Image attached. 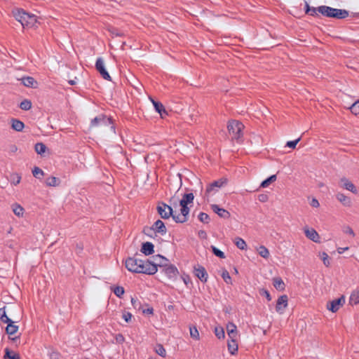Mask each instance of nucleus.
<instances>
[{"instance_id": "nucleus-34", "label": "nucleus", "mask_w": 359, "mask_h": 359, "mask_svg": "<svg viewBox=\"0 0 359 359\" xmlns=\"http://www.w3.org/2000/svg\"><path fill=\"white\" fill-rule=\"evenodd\" d=\"M47 149L46 146L43 143L39 142L34 145V151L41 156H43L46 154Z\"/></svg>"}, {"instance_id": "nucleus-52", "label": "nucleus", "mask_w": 359, "mask_h": 359, "mask_svg": "<svg viewBox=\"0 0 359 359\" xmlns=\"http://www.w3.org/2000/svg\"><path fill=\"white\" fill-rule=\"evenodd\" d=\"M311 205L313 208H318L320 207V203L317 199L313 198L311 201Z\"/></svg>"}, {"instance_id": "nucleus-46", "label": "nucleus", "mask_w": 359, "mask_h": 359, "mask_svg": "<svg viewBox=\"0 0 359 359\" xmlns=\"http://www.w3.org/2000/svg\"><path fill=\"white\" fill-rule=\"evenodd\" d=\"M352 114L359 116V100L355 102L349 108Z\"/></svg>"}, {"instance_id": "nucleus-58", "label": "nucleus", "mask_w": 359, "mask_h": 359, "mask_svg": "<svg viewBox=\"0 0 359 359\" xmlns=\"http://www.w3.org/2000/svg\"><path fill=\"white\" fill-rule=\"evenodd\" d=\"M137 302V299L135 297H131L130 299V303L133 306H135V303Z\"/></svg>"}, {"instance_id": "nucleus-38", "label": "nucleus", "mask_w": 359, "mask_h": 359, "mask_svg": "<svg viewBox=\"0 0 359 359\" xmlns=\"http://www.w3.org/2000/svg\"><path fill=\"white\" fill-rule=\"evenodd\" d=\"M257 253L263 258L268 259L270 255L269 250L265 246L261 245L257 248Z\"/></svg>"}, {"instance_id": "nucleus-32", "label": "nucleus", "mask_w": 359, "mask_h": 359, "mask_svg": "<svg viewBox=\"0 0 359 359\" xmlns=\"http://www.w3.org/2000/svg\"><path fill=\"white\" fill-rule=\"evenodd\" d=\"M332 8L326 6H321L317 8V11L323 15L324 16L331 18L332 14Z\"/></svg>"}, {"instance_id": "nucleus-13", "label": "nucleus", "mask_w": 359, "mask_h": 359, "mask_svg": "<svg viewBox=\"0 0 359 359\" xmlns=\"http://www.w3.org/2000/svg\"><path fill=\"white\" fill-rule=\"evenodd\" d=\"M95 68L104 79L107 81H111V77L107 71L104 60L102 58H98L97 60L95 62Z\"/></svg>"}, {"instance_id": "nucleus-50", "label": "nucleus", "mask_w": 359, "mask_h": 359, "mask_svg": "<svg viewBox=\"0 0 359 359\" xmlns=\"http://www.w3.org/2000/svg\"><path fill=\"white\" fill-rule=\"evenodd\" d=\"M198 219L203 223L208 224L210 221V217L208 214L201 212L198 215Z\"/></svg>"}, {"instance_id": "nucleus-37", "label": "nucleus", "mask_w": 359, "mask_h": 359, "mask_svg": "<svg viewBox=\"0 0 359 359\" xmlns=\"http://www.w3.org/2000/svg\"><path fill=\"white\" fill-rule=\"evenodd\" d=\"M235 245L241 250H245L247 249L246 242L241 238L237 237L233 241Z\"/></svg>"}, {"instance_id": "nucleus-16", "label": "nucleus", "mask_w": 359, "mask_h": 359, "mask_svg": "<svg viewBox=\"0 0 359 359\" xmlns=\"http://www.w3.org/2000/svg\"><path fill=\"white\" fill-rule=\"evenodd\" d=\"M12 212L18 218H23L25 215V209L19 203H14L11 206Z\"/></svg>"}, {"instance_id": "nucleus-53", "label": "nucleus", "mask_w": 359, "mask_h": 359, "mask_svg": "<svg viewBox=\"0 0 359 359\" xmlns=\"http://www.w3.org/2000/svg\"><path fill=\"white\" fill-rule=\"evenodd\" d=\"M262 294L267 299L268 301L271 300V294H269V292L267 290H263L262 291Z\"/></svg>"}, {"instance_id": "nucleus-21", "label": "nucleus", "mask_w": 359, "mask_h": 359, "mask_svg": "<svg viewBox=\"0 0 359 359\" xmlns=\"http://www.w3.org/2000/svg\"><path fill=\"white\" fill-rule=\"evenodd\" d=\"M332 11H333L331 18L344 19L348 18L349 15L348 11L344 9L332 8Z\"/></svg>"}, {"instance_id": "nucleus-19", "label": "nucleus", "mask_w": 359, "mask_h": 359, "mask_svg": "<svg viewBox=\"0 0 359 359\" xmlns=\"http://www.w3.org/2000/svg\"><path fill=\"white\" fill-rule=\"evenodd\" d=\"M140 252L144 255H150L154 252V245L150 242L143 243L141 245Z\"/></svg>"}, {"instance_id": "nucleus-20", "label": "nucleus", "mask_w": 359, "mask_h": 359, "mask_svg": "<svg viewBox=\"0 0 359 359\" xmlns=\"http://www.w3.org/2000/svg\"><path fill=\"white\" fill-rule=\"evenodd\" d=\"M22 84L28 88H36L39 86L38 81L31 76H27L22 79Z\"/></svg>"}, {"instance_id": "nucleus-4", "label": "nucleus", "mask_w": 359, "mask_h": 359, "mask_svg": "<svg viewBox=\"0 0 359 359\" xmlns=\"http://www.w3.org/2000/svg\"><path fill=\"white\" fill-rule=\"evenodd\" d=\"M194 198V196L193 194L184 195L183 198L180 201V214L173 216V220L176 223L183 224L187 221L189 213L188 205L193 203Z\"/></svg>"}, {"instance_id": "nucleus-48", "label": "nucleus", "mask_w": 359, "mask_h": 359, "mask_svg": "<svg viewBox=\"0 0 359 359\" xmlns=\"http://www.w3.org/2000/svg\"><path fill=\"white\" fill-rule=\"evenodd\" d=\"M22 180V177L18 173H14L12 175L11 184L14 186H18L20 184Z\"/></svg>"}, {"instance_id": "nucleus-62", "label": "nucleus", "mask_w": 359, "mask_h": 359, "mask_svg": "<svg viewBox=\"0 0 359 359\" xmlns=\"http://www.w3.org/2000/svg\"><path fill=\"white\" fill-rule=\"evenodd\" d=\"M69 83L71 85H74L75 84V82L74 81H69Z\"/></svg>"}, {"instance_id": "nucleus-17", "label": "nucleus", "mask_w": 359, "mask_h": 359, "mask_svg": "<svg viewBox=\"0 0 359 359\" xmlns=\"http://www.w3.org/2000/svg\"><path fill=\"white\" fill-rule=\"evenodd\" d=\"M194 273L201 281L205 283L208 280V273L203 266L196 267L194 269Z\"/></svg>"}, {"instance_id": "nucleus-5", "label": "nucleus", "mask_w": 359, "mask_h": 359, "mask_svg": "<svg viewBox=\"0 0 359 359\" xmlns=\"http://www.w3.org/2000/svg\"><path fill=\"white\" fill-rule=\"evenodd\" d=\"M303 232L306 238L311 242L320 245L323 242V238L320 233L313 227L305 226L303 228Z\"/></svg>"}, {"instance_id": "nucleus-29", "label": "nucleus", "mask_w": 359, "mask_h": 359, "mask_svg": "<svg viewBox=\"0 0 359 359\" xmlns=\"http://www.w3.org/2000/svg\"><path fill=\"white\" fill-rule=\"evenodd\" d=\"M111 290L114 292V294L118 297V298H123V295L125 294V289L121 285H113L111 287Z\"/></svg>"}, {"instance_id": "nucleus-22", "label": "nucleus", "mask_w": 359, "mask_h": 359, "mask_svg": "<svg viewBox=\"0 0 359 359\" xmlns=\"http://www.w3.org/2000/svg\"><path fill=\"white\" fill-rule=\"evenodd\" d=\"M227 348L231 355H235L238 351V345L235 338H230L227 341Z\"/></svg>"}, {"instance_id": "nucleus-31", "label": "nucleus", "mask_w": 359, "mask_h": 359, "mask_svg": "<svg viewBox=\"0 0 359 359\" xmlns=\"http://www.w3.org/2000/svg\"><path fill=\"white\" fill-rule=\"evenodd\" d=\"M121 320L125 323L129 324V323H132V321L133 320V315L130 311H128L126 309H123L121 311Z\"/></svg>"}, {"instance_id": "nucleus-10", "label": "nucleus", "mask_w": 359, "mask_h": 359, "mask_svg": "<svg viewBox=\"0 0 359 359\" xmlns=\"http://www.w3.org/2000/svg\"><path fill=\"white\" fill-rule=\"evenodd\" d=\"M142 260L133 257H128L125 261L126 268L130 272L140 273Z\"/></svg>"}, {"instance_id": "nucleus-15", "label": "nucleus", "mask_w": 359, "mask_h": 359, "mask_svg": "<svg viewBox=\"0 0 359 359\" xmlns=\"http://www.w3.org/2000/svg\"><path fill=\"white\" fill-rule=\"evenodd\" d=\"M8 325L6 328V332L9 336V339L12 341H15L18 337L15 336L18 330V326L15 325V323L13 320H10L7 323Z\"/></svg>"}, {"instance_id": "nucleus-27", "label": "nucleus", "mask_w": 359, "mask_h": 359, "mask_svg": "<svg viewBox=\"0 0 359 359\" xmlns=\"http://www.w3.org/2000/svg\"><path fill=\"white\" fill-rule=\"evenodd\" d=\"M227 334L230 338H236L237 335V327L233 323H229L226 326Z\"/></svg>"}, {"instance_id": "nucleus-43", "label": "nucleus", "mask_w": 359, "mask_h": 359, "mask_svg": "<svg viewBox=\"0 0 359 359\" xmlns=\"http://www.w3.org/2000/svg\"><path fill=\"white\" fill-rule=\"evenodd\" d=\"M32 175L35 178L41 179L44 177L45 173L42 169L37 166H34L32 170Z\"/></svg>"}, {"instance_id": "nucleus-11", "label": "nucleus", "mask_w": 359, "mask_h": 359, "mask_svg": "<svg viewBox=\"0 0 359 359\" xmlns=\"http://www.w3.org/2000/svg\"><path fill=\"white\" fill-rule=\"evenodd\" d=\"M288 307V297L283 294L278 297L276 304V311L278 313L283 314Z\"/></svg>"}, {"instance_id": "nucleus-14", "label": "nucleus", "mask_w": 359, "mask_h": 359, "mask_svg": "<svg viewBox=\"0 0 359 359\" xmlns=\"http://www.w3.org/2000/svg\"><path fill=\"white\" fill-rule=\"evenodd\" d=\"M337 201L343 207L351 206L353 202L351 198L344 192H338L335 196Z\"/></svg>"}, {"instance_id": "nucleus-33", "label": "nucleus", "mask_w": 359, "mask_h": 359, "mask_svg": "<svg viewBox=\"0 0 359 359\" xmlns=\"http://www.w3.org/2000/svg\"><path fill=\"white\" fill-rule=\"evenodd\" d=\"M348 301L349 304L351 305L359 304V292L357 290L351 292L348 298Z\"/></svg>"}, {"instance_id": "nucleus-18", "label": "nucleus", "mask_w": 359, "mask_h": 359, "mask_svg": "<svg viewBox=\"0 0 359 359\" xmlns=\"http://www.w3.org/2000/svg\"><path fill=\"white\" fill-rule=\"evenodd\" d=\"M152 229L156 233L161 235H164L167 231L165 224L160 219L154 223Z\"/></svg>"}, {"instance_id": "nucleus-44", "label": "nucleus", "mask_w": 359, "mask_h": 359, "mask_svg": "<svg viewBox=\"0 0 359 359\" xmlns=\"http://www.w3.org/2000/svg\"><path fill=\"white\" fill-rule=\"evenodd\" d=\"M32 107V103L29 100H24L20 104V108L22 110L28 111Z\"/></svg>"}, {"instance_id": "nucleus-49", "label": "nucleus", "mask_w": 359, "mask_h": 359, "mask_svg": "<svg viewBox=\"0 0 359 359\" xmlns=\"http://www.w3.org/2000/svg\"><path fill=\"white\" fill-rule=\"evenodd\" d=\"M0 320L6 323L11 320L7 316L5 308L0 309Z\"/></svg>"}, {"instance_id": "nucleus-23", "label": "nucleus", "mask_w": 359, "mask_h": 359, "mask_svg": "<svg viewBox=\"0 0 359 359\" xmlns=\"http://www.w3.org/2000/svg\"><path fill=\"white\" fill-rule=\"evenodd\" d=\"M11 127L15 131L22 132L25 128V124L18 119L12 118L11 120Z\"/></svg>"}, {"instance_id": "nucleus-60", "label": "nucleus", "mask_w": 359, "mask_h": 359, "mask_svg": "<svg viewBox=\"0 0 359 359\" xmlns=\"http://www.w3.org/2000/svg\"><path fill=\"white\" fill-rule=\"evenodd\" d=\"M312 8H310V6L307 4L306 5V13H309L310 11H311Z\"/></svg>"}, {"instance_id": "nucleus-55", "label": "nucleus", "mask_w": 359, "mask_h": 359, "mask_svg": "<svg viewBox=\"0 0 359 359\" xmlns=\"http://www.w3.org/2000/svg\"><path fill=\"white\" fill-rule=\"evenodd\" d=\"M116 340L118 343H123L125 341V338L122 334H118L116 336Z\"/></svg>"}, {"instance_id": "nucleus-40", "label": "nucleus", "mask_w": 359, "mask_h": 359, "mask_svg": "<svg viewBox=\"0 0 359 359\" xmlns=\"http://www.w3.org/2000/svg\"><path fill=\"white\" fill-rule=\"evenodd\" d=\"M46 183V185L48 187H57L60 185V181L56 177L51 176V177L47 178Z\"/></svg>"}, {"instance_id": "nucleus-39", "label": "nucleus", "mask_w": 359, "mask_h": 359, "mask_svg": "<svg viewBox=\"0 0 359 359\" xmlns=\"http://www.w3.org/2000/svg\"><path fill=\"white\" fill-rule=\"evenodd\" d=\"M224 282L227 285H233V280L228 271L224 269L221 273Z\"/></svg>"}, {"instance_id": "nucleus-26", "label": "nucleus", "mask_w": 359, "mask_h": 359, "mask_svg": "<svg viewBox=\"0 0 359 359\" xmlns=\"http://www.w3.org/2000/svg\"><path fill=\"white\" fill-rule=\"evenodd\" d=\"M191 339L194 341H198L201 339L198 330L195 325H191L189 328Z\"/></svg>"}, {"instance_id": "nucleus-45", "label": "nucleus", "mask_w": 359, "mask_h": 359, "mask_svg": "<svg viewBox=\"0 0 359 359\" xmlns=\"http://www.w3.org/2000/svg\"><path fill=\"white\" fill-rule=\"evenodd\" d=\"M224 183H225L224 180H219V181L214 182L213 183L210 184V186L208 187L207 192L208 193L211 192L212 191L214 190L215 187H222L224 184Z\"/></svg>"}, {"instance_id": "nucleus-36", "label": "nucleus", "mask_w": 359, "mask_h": 359, "mask_svg": "<svg viewBox=\"0 0 359 359\" xmlns=\"http://www.w3.org/2000/svg\"><path fill=\"white\" fill-rule=\"evenodd\" d=\"M276 179H277V177H276V175H273L270 176L269 177H268L267 179H266L261 183L260 187H262L263 189L267 188L271 184L274 183L276 181Z\"/></svg>"}, {"instance_id": "nucleus-63", "label": "nucleus", "mask_w": 359, "mask_h": 359, "mask_svg": "<svg viewBox=\"0 0 359 359\" xmlns=\"http://www.w3.org/2000/svg\"><path fill=\"white\" fill-rule=\"evenodd\" d=\"M344 250H348V248H344Z\"/></svg>"}, {"instance_id": "nucleus-41", "label": "nucleus", "mask_w": 359, "mask_h": 359, "mask_svg": "<svg viewBox=\"0 0 359 359\" xmlns=\"http://www.w3.org/2000/svg\"><path fill=\"white\" fill-rule=\"evenodd\" d=\"M142 313L147 317H151L154 315V309L152 306L146 305L142 308Z\"/></svg>"}, {"instance_id": "nucleus-56", "label": "nucleus", "mask_w": 359, "mask_h": 359, "mask_svg": "<svg viewBox=\"0 0 359 359\" xmlns=\"http://www.w3.org/2000/svg\"><path fill=\"white\" fill-rule=\"evenodd\" d=\"M346 233H348V235H350V236H351L353 237H354L355 236V231L351 228H348L347 229Z\"/></svg>"}, {"instance_id": "nucleus-51", "label": "nucleus", "mask_w": 359, "mask_h": 359, "mask_svg": "<svg viewBox=\"0 0 359 359\" xmlns=\"http://www.w3.org/2000/svg\"><path fill=\"white\" fill-rule=\"evenodd\" d=\"M212 252L217 257L222 258V259L225 258L224 253L222 251H221L220 250L217 249V248L212 247Z\"/></svg>"}, {"instance_id": "nucleus-42", "label": "nucleus", "mask_w": 359, "mask_h": 359, "mask_svg": "<svg viewBox=\"0 0 359 359\" xmlns=\"http://www.w3.org/2000/svg\"><path fill=\"white\" fill-rule=\"evenodd\" d=\"M154 351L156 354L163 358H165L167 355V351L165 347L161 344H158L156 345Z\"/></svg>"}, {"instance_id": "nucleus-30", "label": "nucleus", "mask_w": 359, "mask_h": 359, "mask_svg": "<svg viewBox=\"0 0 359 359\" xmlns=\"http://www.w3.org/2000/svg\"><path fill=\"white\" fill-rule=\"evenodd\" d=\"M319 257L323 266L325 267H330L331 266V258L326 252L323 251L320 252Z\"/></svg>"}, {"instance_id": "nucleus-64", "label": "nucleus", "mask_w": 359, "mask_h": 359, "mask_svg": "<svg viewBox=\"0 0 359 359\" xmlns=\"http://www.w3.org/2000/svg\"><path fill=\"white\" fill-rule=\"evenodd\" d=\"M235 273H238V270L236 269H235Z\"/></svg>"}, {"instance_id": "nucleus-35", "label": "nucleus", "mask_w": 359, "mask_h": 359, "mask_svg": "<svg viewBox=\"0 0 359 359\" xmlns=\"http://www.w3.org/2000/svg\"><path fill=\"white\" fill-rule=\"evenodd\" d=\"M4 359H20V354L8 348L5 349Z\"/></svg>"}, {"instance_id": "nucleus-57", "label": "nucleus", "mask_w": 359, "mask_h": 359, "mask_svg": "<svg viewBox=\"0 0 359 359\" xmlns=\"http://www.w3.org/2000/svg\"><path fill=\"white\" fill-rule=\"evenodd\" d=\"M18 146L13 145V146L11 147V151L12 152H13V153L16 152V151H18Z\"/></svg>"}, {"instance_id": "nucleus-9", "label": "nucleus", "mask_w": 359, "mask_h": 359, "mask_svg": "<svg viewBox=\"0 0 359 359\" xmlns=\"http://www.w3.org/2000/svg\"><path fill=\"white\" fill-rule=\"evenodd\" d=\"M156 210L158 215L161 216V217L165 219H167L170 217H173V216H175V215H173L172 208L163 203H159L157 205Z\"/></svg>"}, {"instance_id": "nucleus-61", "label": "nucleus", "mask_w": 359, "mask_h": 359, "mask_svg": "<svg viewBox=\"0 0 359 359\" xmlns=\"http://www.w3.org/2000/svg\"><path fill=\"white\" fill-rule=\"evenodd\" d=\"M156 257L160 258V259H166L164 257L161 256V255H157Z\"/></svg>"}, {"instance_id": "nucleus-1", "label": "nucleus", "mask_w": 359, "mask_h": 359, "mask_svg": "<svg viewBox=\"0 0 359 359\" xmlns=\"http://www.w3.org/2000/svg\"><path fill=\"white\" fill-rule=\"evenodd\" d=\"M89 126L97 130L104 137H110L116 134L114 120L104 114H98L90 119Z\"/></svg>"}, {"instance_id": "nucleus-2", "label": "nucleus", "mask_w": 359, "mask_h": 359, "mask_svg": "<svg viewBox=\"0 0 359 359\" xmlns=\"http://www.w3.org/2000/svg\"><path fill=\"white\" fill-rule=\"evenodd\" d=\"M13 18L23 28H32L40 25L39 18L20 7H15L11 11Z\"/></svg>"}, {"instance_id": "nucleus-54", "label": "nucleus", "mask_w": 359, "mask_h": 359, "mask_svg": "<svg viewBox=\"0 0 359 359\" xmlns=\"http://www.w3.org/2000/svg\"><path fill=\"white\" fill-rule=\"evenodd\" d=\"M299 141V140H295V141H290V142H287V146L290 148H292L294 149L295 147H296V144L297 143V142Z\"/></svg>"}, {"instance_id": "nucleus-3", "label": "nucleus", "mask_w": 359, "mask_h": 359, "mask_svg": "<svg viewBox=\"0 0 359 359\" xmlns=\"http://www.w3.org/2000/svg\"><path fill=\"white\" fill-rule=\"evenodd\" d=\"M245 128L244 123L238 118H229L226 123V135L232 142L243 141Z\"/></svg>"}, {"instance_id": "nucleus-59", "label": "nucleus", "mask_w": 359, "mask_h": 359, "mask_svg": "<svg viewBox=\"0 0 359 359\" xmlns=\"http://www.w3.org/2000/svg\"><path fill=\"white\" fill-rule=\"evenodd\" d=\"M317 11V8H313L311 11H310L311 15H314L316 13V11Z\"/></svg>"}, {"instance_id": "nucleus-7", "label": "nucleus", "mask_w": 359, "mask_h": 359, "mask_svg": "<svg viewBox=\"0 0 359 359\" xmlns=\"http://www.w3.org/2000/svg\"><path fill=\"white\" fill-rule=\"evenodd\" d=\"M339 187L353 195H358L359 189L357 185L350 179L347 177H341L339 182Z\"/></svg>"}, {"instance_id": "nucleus-8", "label": "nucleus", "mask_w": 359, "mask_h": 359, "mask_svg": "<svg viewBox=\"0 0 359 359\" xmlns=\"http://www.w3.org/2000/svg\"><path fill=\"white\" fill-rule=\"evenodd\" d=\"M158 265L151 260L142 261L140 273L154 275L158 272Z\"/></svg>"}, {"instance_id": "nucleus-25", "label": "nucleus", "mask_w": 359, "mask_h": 359, "mask_svg": "<svg viewBox=\"0 0 359 359\" xmlns=\"http://www.w3.org/2000/svg\"><path fill=\"white\" fill-rule=\"evenodd\" d=\"M151 102L154 104V107L156 111L160 114V116L162 118H163V115L168 114L163 104H161V102H156L154 100H151Z\"/></svg>"}, {"instance_id": "nucleus-28", "label": "nucleus", "mask_w": 359, "mask_h": 359, "mask_svg": "<svg viewBox=\"0 0 359 359\" xmlns=\"http://www.w3.org/2000/svg\"><path fill=\"white\" fill-rule=\"evenodd\" d=\"M211 208L212 210L221 217H229L230 215L229 212L227 210L219 208L217 205H212Z\"/></svg>"}, {"instance_id": "nucleus-47", "label": "nucleus", "mask_w": 359, "mask_h": 359, "mask_svg": "<svg viewBox=\"0 0 359 359\" xmlns=\"http://www.w3.org/2000/svg\"><path fill=\"white\" fill-rule=\"evenodd\" d=\"M215 334L219 339H224L225 337L224 330L222 327H216L215 328Z\"/></svg>"}, {"instance_id": "nucleus-12", "label": "nucleus", "mask_w": 359, "mask_h": 359, "mask_svg": "<svg viewBox=\"0 0 359 359\" xmlns=\"http://www.w3.org/2000/svg\"><path fill=\"white\" fill-rule=\"evenodd\" d=\"M163 268V271L169 278H175L180 275L178 268L173 264L168 263L161 265Z\"/></svg>"}, {"instance_id": "nucleus-6", "label": "nucleus", "mask_w": 359, "mask_h": 359, "mask_svg": "<svg viewBox=\"0 0 359 359\" xmlns=\"http://www.w3.org/2000/svg\"><path fill=\"white\" fill-rule=\"evenodd\" d=\"M346 302L344 295H341L338 298L333 299L327 302L325 305L326 309L332 313H337L341 308L343 307Z\"/></svg>"}, {"instance_id": "nucleus-24", "label": "nucleus", "mask_w": 359, "mask_h": 359, "mask_svg": "<svg viewBox=\"0 0 359 359\" xmlns=\"http://www.w3.org/2000/svg\"><path fill=\"white\" fill-rule=\"evenodd\" d=\"M273 285L278 291L283 292L286 288V285L283 280L280 278H275L273 279Z\"/></svg>"}]
</instances>
